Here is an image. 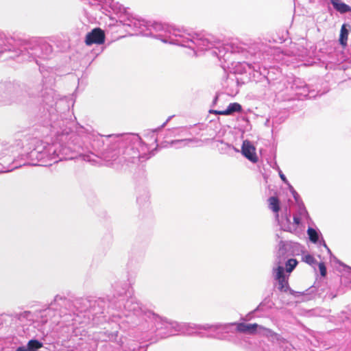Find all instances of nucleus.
<instances>
[{
	"mask_svg": "<svg viewBox=\"0 0 351 351\" xmlns=\"http://www.w3.org/2000/svg\"><path fill=\"white\" fill-rule=\"evenodd\" d=\"M129 289V284L125 280H116L112 284V296L108 295L106 298H77L72 305L76 311V313L72 315L64 313L62 310H58V306H71V302L64 297L56 295L53 302L50 304L49 307L40 312V322L45 324L51 322L52 325L65 326L68 332L71 331V337H77L82 340L85 337L86 331L83 326H76L77 324L99 326L106 322V313H110L108 310L119 309L121 307L119 300L115 298L123 297Z\"/></svg>",
	"mask_w": 351,
	"mask_h": 351,
	"instance_id": "f257e3e1",
	"label": "nucleus"
},
{
	"mask_svg": "<svg viewBox=\"0 0 351 351\" xmlns=\"http://www.w3.org/2000/svg\"><path fill=\"white\" fill-rule=\"evenodd\" d=\"M43 95V101L48 106L45 112L39 117L40 123L51 136L56 138L53 144L58 145L57 162L63 160H72L79 153L80 145L73 143L75 134L67 126L69 121L64 119L65 112L69 106L65 99L55 100L53 89L46 90Z\"/></svg>",
	"mask_w": 351,
	"mask_h": 351,
	"instance_id": "f03ea898",
	"label": "nucleus"
},
{
	"mask_svg": "<svg viewBox=\"0 0 351 351\" xmlns=\"http://www.w3.org/2000/svg\"><path fill=\"white\" fill-rule=\"evenodd\" d=\"M80 135L84 136L90 141L93 149L99 150L106 145V149L114 152L120 160L130 163L144 162L154 155L153 151L145 144L136 134L128 133L102 136L94 131L90 126H80L77 129Z\"/></svg>",
	"mask_w": 351,
	"mask_h": 351,
	"instance_id": "7ed1b4c3",
	"label": "nucleus"
},
{
	"mask_svg": "<svg viewBox=\"0 0 351 351\" xmlns=\"http://www.w3.org/2000/svg\"><path fill=\"white\" fill-rule=\"evenodd\" d=\"M52 53L53 47L45 38L16 40L0 31V59L3 61L14 58H18V61H31L37 58L48 59Z\"/></svg>",
	"mask_w": 351,
	"mask_h": 351,
	"instance_id": "20e7f679",
	"label": "nucleus"
},
{
	"mask_svg": "<svg viewBox=\"0 0 351 351\" xmlns=\"http://www.w3.org/2000/svg\"><path fill=\"white\" fill-rule=\"evenodd\" d=\"M49 89L47 88L44 89L42 86L41 89L38 87L35 90L32 88L27 90L23 86L10 82L0 83V106L24 103L26 101L27 97H40L41 99L39 101L43 104V114L48 106L43 101V95H46V90Z\"/></svg>",
	"mask_w": 351,
	"mask_h": 351,
	"instance_id": "39448f33",
	"label": "nucleus"
},
{
	"mask_svg": "<svg viewBox=\"0 0 351 351\" xmlns=\"http://www.w3.org/2000/svg\"><path fill=\"white\" fill-rule=\"evenodd\" d=\"M148 319L154 322L158 335L161 338H166L175 335L180 332L184 335H193V330L195 329V324L193 323H178L175 321L169 320L155 314L153 312H148Z\"/></svg>",
	"mask_w": 351,
	"mask_h": 351,
	"instance_id": "423d86ee",
	"label": "nucleus"
},
{
	"mask_svg": "<svg viewBox=\"0 0 351 351\" xmlns=\"http://www.w3.org/2000/svg\"><path fill=\"white\" fill-rule=\"evenodd\" d=\"M123 297L124 295L115 298L114 300L118 301L119 300L121 305V308L117 310L121 311V312L117 315L112 314V318H121L122 316H124L128 319V323L133 325L142 324L145 320H147V318H148L147 313L151 311L145 310V308L141 305L135 297H130L123 304L122 301L123 300ZM112 322L116 321L112 319Z\"/></svg>",
	"mask_w": 351,
	"mask_h": 351,
	"instance_id": "0eeeda50",
	"label": "nucleus"
},
{
	"mask_svg": "<svg viewBox=\"0 0 351 351\" xmlns=\"http://www.w3.org/2000/svg\"><path fill=\"white\" fill-rule=\"evenodd\" d=\"M147 29H145V36H153L165 43L177 45L176 40L182 38L183 28L170 26L157 21H148Z\"/></svg>",
	"mask_w": 351,
	"mask_h": 351,
	"instance_id": "6e6552de",
	"label": "nucleus"
},
{
	"mask_svg": "<svg viewBox=\"0 0 351 351\" xmlns=\"http://www.w3.org/2000/svg\"><path fill=\"white\" fill-rule=\"evenodd\" d=\"M181 36H184L175 41L177 45L188 47L193 51L195 49L200 51L210 49L215 46L217 41V39L210 34H193L184 28Z\"/></svg>",
	"mask_w": 351,
	"mask_h": 351,
	"instance_id": "1a4fd4ad",
	"label": "nucleus"
},
{
	"mask_svg": "<svg viewBox=\"0 0 351 351\" xmlns=\"http://www.w3.org/2000/svg\"><path fill=\"white\" fill-rule=\"evenodd\" d=\"M117 6L119 12H124V14L121 16V21L123 25L131 28L136 34L145 36V29H147L146 27H148L149 25L148 21L128 14L122 5L117 3Z\"/></svg>",
	"mask_w": 351,
	"mask_h": 351,
	"instance_id": "9d476101",
	"label": "nucleus"
},
{
	"mask_svg": "<svg viewBox=\"0 0 351 351\" xmlns=\"http://www.w3.org/2000/svg\"><path fill=\"white\" fill-rule=\"evenodd\" d=\"M234 323L230 324H196L195 330H212L215 333V339L221 341H230V337L228 335L232 332V328L234 326Z\"/></svg>",
	"mask_w": 351,
	"mask_h": 351,
	"instance_id": "9b49d317",
	"label": "nucleus"
},
{
	"mask_svg": "<svg viewBox=\"0 0 351 351\" xmlns=\"http://www.w3.org/2000/svg\"><path fill=\"white\" fill-rule=\"evenodd\" d=\"M269 208L275 213V219L278 221L281 228L287 232H291L293 224L291 222V213H286L285 217L280 219L279 211L280 210V202L278 197L271 196L268 199Z\"/></svg>",
	"mask_w": 351,
	"mask_h": 351,
	"instance_id": "f8f14e48",
	"label": "nucleus"
},
{
	"mask_svg": "<svg viewBox=\"0 0 351 351\" xmlns=\"http://www.w3.org/2000/svg\"><path fill=\"white\" fill-rule=\"evenodd\" d=\"M288 279L289 278L278 280V289L279 291L282 292L289 291V293L294 296L295 298L304 296V300H309L313 298V296L315 295L317 291V287L315 285H313L304 291H295L290 288L289 285Z\"/></svg>",
	"mask_w": 351,
	"mask_h": 351,
	"instance_id": "ddd939ff",
	"label": "nucleus"
},
{
	"mask_svg": "<svg viewBox=\"0 0 351 351\" xmlns=\"http://www.w3.org/2000/svg\"><path fill=\"white\" fill-rule=\"evenodd\" d=\"M298 246L297 243L280 240L278 244L275 262L283 263L289 256L293 255V249Z\"/></svg>",
	"mask_w": 351,
	"mask_h": 351,
	"instance_id": "4468645a",
	"label": "nucleus"
},
{
	"mask_svg": "<svg viewBox=\"0 0 351 351\" xmlns=\"http://www.w3.org/2000/svg\"><path fill=\"white\" fill-rule=\"evenodd\" d=\"M265 335L271 341L278 345V351H294L295 348L292 344L279 334L267 328L265 329Z\"/></svg>",
	"mask_w": 351,
	"mask_h": 351,
	"instance_id": "2eb2a0df",
	"label": "nucleus"
},
{
	"mask_svg": "<svg viewBox=\"0 0 351 351\" xmlns=\"http://www.w3.org/2000/svg\"><path fill=\"white\" fill-rule=\"evenodd\" d=\"M291 88L299 97L309 99L315 97V91L311 90L308 86L300 78H296L293 81Z\"/></svg>",
	"mask_w": 351,
	"mask_h": 351,
	"instance_id": "dca6fc26",
	"label": "nucleus"
},
{
	"mask_svg": "<svg viewBox=\"0 0 351 351\" xmlns=\"http://www.w3.org/2000/svg\"><path fill=\"white\" fill-rule=\"evenodd\" d=\"M44 150H43V164L42 166H50L57 162L58 145L43 142Z\"/></svg>",
	"mask_w": 351,
	"mask_h": 351,
	"instance_id": "f3484780",
	"label": "nucleus"
},
{
	"mask_svg": "<svg viewBox=\"0 0 351 351\" xmlns=\"http://www.w3.org/2000/svg\"><path fill=\"white\" fill-rule=\"evenodd\" d=\"M105 33L99 27H95L90 32L87 33L84 42L86 45L90 46L93 44L101 45L105 42Z\"/></svg>",
	"mask_w": 351,
	"mask_h": 351,
	"instance_id": "a211bd4d",
	"label": "nucleus"
},
{
	"mask_svg": "<svg viewBox=\"0 0 351 351\" xmlns=\"http://www.w3.org/2000/svg\"><path fill=\"white\" fill-rule=\"evenodd\" d=\"M43 150H44L43 141H37L36 147L27 154V158L31 160L32 166H42L43 164Z\"/></svg>",
	"mask_w": 351,
	"mask_h": 351,
	"instance_id": "6ab92c4d",
	"label": "nucleus"
},
{
	"mask_svg": "<svg viewBox=\"0 0 351 351\" xmlns=\"http://www.w3.org/2000/svg\"><path fill=\"white\" fill-rule=\"evenodd\" d=\"M241 153L250 162L256 163L258 161L256 148L250 141L245 140L243 142Z\"/></svg>",
	"mask_w": 351,
	"mask_h": 351,
	"instance_id": "aec40b11",
	"label": "nucleus"
},
{
	"mask_svg": "<svg viewBox=\"0 0 351 351\" xmlns=\"http://www.w3.org/2000/svg\"><path fill=\"white\" fill-rule=\"evenodd\" d=\"M242 111V106L239 103H230L227 108L224 110H210V114H220V115H231L235 112H240Z\"/></svg>",
	"mask_w": 351,
	"mask_h": 351,
	"instance_id": "412c9836",
	"label": "nucleus"
},
{
	"mask_svg": "<svg viewBox=\"0 0 351 351\" xmlns=\"http://www.w3.org/2000/svg\"><path fill=\"white\" fill-rule=\"evenodd\" d=\"M237 326L236 330L239 332L246 334H254L256 332L259 325L257 324H245V323H236L234 322Z\"/></svg>",
	"mask_w": 351,
	"mask_h": 351,
	"instance_id": "4be33fe9",
	"label": "nucleus"
},
{
	"mask_svg": "<svg viewBox=\"0 0 351 351\" xmlns=\"http://www.w3.org/2000/svg\"><path fill=\"white\" fill-rule=\"evenodd\" d=\"M280 261L274 262L275 266L273 267V274L276 280L289 278V274L285 273L286 270Z\"/></svg>",
	"mask_w": 351,
	"mask_h": 351,
	"instance_id": "5701e85b",
	"label": "nucleus"
},
{
	"mask_svg": "<svg viewBox=\"0 0 351 351\" xmlns=\"http://www.w3.org/2000/svg\"><path fill=\"white\" fill-rule=\"evenodd\" d=\"M351 26L349 24L343 23L341 27L339 41L341 45L345 47L347 45L348 37Z\"/></svg>",
	"mask_w": 351,
	"mask_h": 351,
	"instance_id": "b1692460",
	"label": "nucleus"
},
{
	"mask_svg": "<svg viewBox=\"0 0 351 351\" xmlns=\"http://www.w3.org/2000/svg\"><path fill=\"white\" fill-rule=\"evenodd\" d=\"M333 8L341 14H346L351 11V7L341 0H331Z\"/></svg>",
	"mask_w": 351,
	"mask_h": 351,
	"instance_id": "393cba45",
	"label": "nucleus"
},
{
	"mask_svg": "<svg viewBox=\"0 0 351 351\" xmlns=\"http://www.w3.org/2000/svg\"><path fill=\"white\" fill-rule=\"evenodd\" d=\"M307 234L310 241L315 244L319 243V237H322V234L318 230L311 227L308 228Z\"/></svg>",
	"mask_w": 351,
	"mask_h": 351,
	"instance_id": "a878e982",
	"label": "nucleus"
},
{
	"mask_svg": "<svg viewBox=\"0 0 351 351\" xmlns=\"http://www.w3.org/2000/svg\"><path fill=\"white\" fill-rule=\"evenodd\" d=\"M136 202L139 206L148 208L149 205V194L145 190L141 195L137 197Z\"/></svg>",
	"mask_w": 351,
	"mask_h": 351,
	"instance_id": "bb28decb",
	"label": "nucleus"
},
{
	"mask_svg": "<svg viewBox=\"0 0 351 351\" xmlns=\"http://www.w3.org/2000/svg\"><path fill=\"white\" fill-rule=\"evenodd\" d=\"M298 261L295 258H289L285 262L286 272L289 274L296 267Z\"/></svg>",
	"mask_w": 351,
	"mask_h": 351,
	"instance_id": "cd10ccee",
	"label": "nucleus"
},
{
	"mask_svg": "<svg viewBox=\"0 0 351 351\" xmlns=\"http://www.w3.org/2000/svg\"><path fill=\"white\" fill-rule=\"evenodd\" d=\"M192 141L191 138H185V139H179V140H173L171 141V145L172 146H175L177 148H180L187 145L188 142Z\"/></svg>",
	"mask_w": 351,
	"mask_h": 351,
	"instance_id": "c85d7f7f",
	"label": "nucleus"
},
{
	"mask_svg": "<svg viewBox=\"0 0 351 351\" xmlns=\"http://www.w3.org/2000/svg\"><path fill=\"white\" fill-rule=\"evenodd\" d=\"M298 204V214L300 217H305L306 218H309L308 213L304 206L302 201L299 202Z\"/></svg>",
	"mask_w": 351,
	"mask_h": 351,
	"instance_id": "c756f323",
	"label": "nucleus"
},
{
	"mask_svg": "<svg viewBox=\"0 0 351 351\" xmlns=\"http://www.w3.org/2000/svg\"><path fill=\"white\" fill-rule=\"evenodd\" d=\"M31 315H32V313L30 311H23V312H21L19 313H16L15 315V317L18 320H19L21 322H23L25 319H29Z\"/></svg>",
	"mask_w": 351,
	"mask_h": 351,
	"instance_id": "7c9ffc66",
	"label": "nucleus"
},
{
	"mask_svg": "<svg viewBox=\"0 0 351 351\" xmlns=\"http://www.w3.org/2000/svg\"><path fill=\"white\" fill-rule=\"evenodd\" d=\"M106 333L108 335V337L110 341H117L119 344L121 345V343H122L121 341L117 340L118 334H119L118 330H115L114 331H112V332L107 331Z\"/></svg>",
	"mask_w": 351,
	"mask_h": 351,
	"instance_id": "2f4dec72",
	"label": "nucleus"
},
{
	"mask_svg": "<svg viewBox=\"0 0 351 351\" xmlns=\"http://www.w3.org/2000/svg\"><path fill=\"white\" fill-rule=\"evenodd\" d=\"M302 260L307 264L313 265L317 263L315 258L311 254H306L303 256Z\"/></svg>",
	"mask_w": 351,
	"mask_h": 351,
	"instance_id": "473e14b6",
	"label": "nucleus"
},
{
	"mask_svg": "<svg viewBox=\"0 0 351 351\" xmlns=\"http://www.w3.org/2000/svg\"><path fill=\"white\" fill-rule=\"evenodd\" d=\"M85 4H88L90 6H99L104 0H82Z\"/></svg>",
	"mask_w": 351,
	"mask_h": 351,
	"instance_id": "72a5a7b5",
	"label": "nucleus"
},
{
	"mask_svg": "<svg viewBox=\"0 0 351 351\" xmlns=\"http://www.w3.org/2000/svg\"><path fill=\"white\" fill-rule=\"evenodd\" d=\"M318 267H319V272H320V275L322 276V277H325L327 274V269H326V267L325 265V263H323V262H320L318 263Z\"/></svg>",
	"mask_w": 351,
	"mask_h": 351,
	"instance_id": "f704fd0d",
	"label": "nucleus"
},
{
	"mask_svg": "<svg viewBox=\"0 0 351 351\" xmlns=\"http://www.w3.org/2000/svg\"><path fill=\"white\" fill-rule=\"evenodd\" d=\"M290 191L292 193V195L297 204H299V202H301L302 199L299 195V194L295 191L292 186H290Z\"/></svg>",
	"mask_w": 351,
	"mask_h": 351,
	"instance_id": "c9c22d12",
	"label": "nucleus"
},
{
	"mask_svg": "<svg viewBox=\"0 0 351 351\" xmlns=\"http://www.w3.org/2000/svg\"><path fill=\"white\" fill-rule=\"evenodd\" d=\"M195 330H193V332H194V334L193 335H197L201 337H207V338H210V339H215V333H210V334H208L206 335H205L204 333L202 332H195Z\"/></svg>",
	"mask_w": 351,
	"mask_h": 351,
	"instance_id": "e433bc0d",
	"label": "nucleus"
},
{
	"mask_svg": "<svg viewBox=\"0 0 351 351\" xmlns=\"http://www.w3.org/2000/svg\"><path fill=\"white\" fill-rule=\"evenodd\" d=\"M173 116H170L167 118V119L166 120L165 122H164L160 126H159L158 128L154 129L152 130L153 132H157L158 131L160 130L162 128H165L166 126V125L167 124V123L172 119Z\"/></svg>",
	"mask_w": 351,
	"mask_h": 351,
	"instance_id": "4c0bfd02",
	"label": "nucleus"
},
{
	"mask_svg": "<svg viewBox=\"0 0 351 351\" xmlns=\"http://www.w3.org/2000/svg\"><path fill=\"white\" fill-rule=\"evenodd\" d=\"M173 116H170L167 118V119L166 120L165 122H164L160 126H159L158 128L154 129L152 130L153 132H157L158 131L160 130L162 128H165L166 126V125L167 124V123L172 119Z\"/></svg>",
	"mask_w": 351,
	"mask_h": 351,
	"instance_id": "58836bf2",
	"label": "nucleus"
},
{
	"mask_svg": "<svg viewBox=\"0 0 351 351\" xmlns=\"http://www.w3.org/2000/svg\"><path fill=\"white\" fill-rule=\"evenodd\" d=\"M263 302H261L259 304V305L252 311H251L248 315L249 316H251L252 315H253L254 313H256V311H262L263 310Z\"/></svg>",
	"mask_w": 351,
	"mask_h": 351,
	"instance_id": "ea45409f",
	"label": "nucleus"
},
{
	"mask_svg": "<svg viewBox=\"0 0 351 351\" xmlns=\"http://www.w3.org/2000/svg\"><path fill=\"white\" fill-rule=\"evenodd\" d=\"M247 65L250 69H252L254 71H258V70L260 69L259 65L256 64H252L247 63Z\"/></svg>",
	"mask_w": 351,
	"mask_h": 351,
	"instance_id": "a19ab883",
	"label": "nucleus"
},
{
	"mask_svg": "<svg viewBox=\"0 0 351 351\" xmlns=\"http://www.w3.org/2000/svg\"><path fill=\"white\" fill-rule=\"evenodd\" d=\"M318 243H319L320 245L324 246L327 250L328 252L331 254L330 250L328 248L325 241L324 240V239L322 237V239L319 241Z\"/></svg>",
	"mask_w": 351,
	"mask_h": 351,
	"instance_id": "79ce46f5",
	"label": "nucleus"
},
{
	"mask_svg": "<svg viewBox=\"0 0 351 351\" xmlns=\"http://www.w3.org/2000/svg\"><path fill=\"white\" fill-rule=\"evenodd\" d=\"M340 265H342L343 267V270L346 272H348L350 276H351V267L342 263H340Z\"/></svg>",
	"mask_w": 351,
	"mask_h": 351,
	"instance_id": "37998d69",
	"label": "nucleus"
},
{
	"mask_svg": "<svg viewBox=\"0 0 351 351\" xmlns=\"http://www.w3.org/2000/svg\"><path fill=\"white\" fill-rule=\"evenodd\" d=\"M300 222H301L300 217V216L294 215L293 216V223H294V224L299 225L300 223Z\"/></svg>",
	"mask_w": 351,
	"mask_h": 351,
	"instance_id": "c03bdc74",
	"label": "nucleus"
},
{
	"mask_svg": "<svg viewBox=\"0 0 351 351\" xmlns=\"http://www.w3.org/2000/svg\"><path fill=\"white\" fill-rule=\"evenodd\" d=\"M279 176H280V178H281V180L285 182V183H287L288 182V180H287V178L286 176L282 173V171H280L279 172Z\"/></svg>",
	"mask_w": 351,
	"mask_h": 351,
	"instance_id": "a18cd8bd",
	"label": "nucleus"
},
{
	"mask_svg": "<svg viewBox=\"0 0 351 351\" xmlns=\"http://www.w3.org/2000/svg\"><path fill=\"white\" fill-rule=\"evenodd\" d=\"M218 99H219V96H218V95L217 94V95L215 96V97H214V99H213V106H214V105H216V104H217V101H218Z\"/></svg>",
	"mask_w": 351,
	"mask_h": 351,
	"instance_id": "49530a36",
	"label": "nucleus"
},
{
	"mask_svg": "<svg viewBox=\"0 0 351 351\" xmlns=\"http://www.w3.org/2000/svg\"><path fill=\"white\" fill-rule=\"evenodd\" d=\"M145 351H146V349L145 348Z\"/></svg>",
	"mask_w": 351,
	"mask_h": 351,
	"instance_id": "de8ad7c7",
	"label": "nucleus"
}]
</instances>
